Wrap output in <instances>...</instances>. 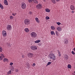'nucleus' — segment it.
Here are the masks:
<instances>
[{
	"label": "nucleus",
	"instance_id": "dca6fc26",
	"mask_svg": "<svg viewBox=\"0 0 75 75\" xmlns=\"http://www.w3.org/2000/svg\"><path fill=\"white\" fill-rule=\"evenodd\" d=\"M70 8L71 10H75V8H74V6L73 5L70 6Z\"/></svg>",
	"mask_w": 75,
	"mask_h": 75
},
{
	"label": "nucleus",
	"instance_id": "412c9836",
	"mask_svg": "<svg viewBox=\"0 0 75 75\" xmlns=\"http://www.w3.org/2000/svg\"><path fill=\"white\" fill-rule=\"evenodd\" d=\"M4 3L6 5H8V3H7V0H4Z\"/></svg>",
	"mask_w": 75,
	"mask_h": 75
},
{
	"label": "nucleus",
	"instance_id": "f03ea898",
	"mask_svg": "<svg viewBox=\"0 0 75 75\" xmlns=\"http://www.w3.org/2000/svg\"><path fill=\"white\" fill-rule=\"evenodd\" d=\"M30 36L33 38H36L37 36V34L36 33L33 32L30 33Z\"/></svg>",
	"mask_w": 75,
	"mask_h": 75
},
{
	"label": "nucleus",
	"instance_id": "9d476101",
	"mask_svg": "<svg viewBox=\"0 0 75 75\" xmlns=\"http://www.w3.org/2000/svg\"><path fill=\"white\" fill-rule=\"evenodd\" d=\"M28 57H29V58H32V57H33V54L31 53H29L28 54Z\"/></svg>",
	"mask_w": 75,
	"mask_h": 75
},
{
	"label": "nucleus",
	"instance_id": "7ed1b4c3",
	"mask_svg": "<svg viewBox=\"0 0 75 75\" xmlns=\"http://www.w3.org/2000/svg\"><path fill=\"white\" fill-rule=\"evenodd\" d=\"M21 7L23 9H25L27 7L26 4L24 2H22L21 4Z\"/></svg>",
	"mask_w": 75,
	"mask_h": 75
},
{
	"label": "nucleus",
	"instance_id": "e433bc0d",
	"mask_svg": "<svg viewBox=\"0 0 75 75\" xmlns=\"http://www.w3.org/2000/svg\"><path fill=\"white\" fill-rule=\"evenodd\" d=\"M45 18L47 19H49L50 18V17L48 16H46Z\"/></svg>",
	"mask_w": 75,
	"mask_h": 75
},
{
	"label": "nucleus",
	"instance_id": "f257e3e1",
	"mask_svg": "<svg viewBox=\"0 0 75 75\" xmlns=\"http://www.w3.org/2000/svg\"><path fill=\"white\" fill-rule=\"evenodd\" d=\"M48 58L49 59H52V60H54V61H55L56 59V57H55V55L53 53H50L48 55Z\"/></svg>",
	"mask_w": 75,
	"mask_h": 75
},
{
	"label": "nucleus",
	"instance_id": "de8ad7c7",
	"mask_svg": "<svg viewBox=\"0 0 75 75\" xmlns=\"http://www.w3.org/2000/svg\"><path fill=\"white\" fill-rule=\"evenodd\" d=\"M74 51H75V48H74Z\"/></svg>",
	"mask_w": 75,
	"mask_h": 75
},
{
	"label": "nucleus",
	"instance_id": "4468645a",
	"mask_svg": "<svg viewBox=\"0 0 75 75\" xmlns=\"http://www.w3.org/2000/svg\"><path fill=\"white\" fill-rule=\"evenodd\" d=\"M57 30L58 31H61L62 30V29L61 27H58L57 28Z\"/></svg>",
	"mask_w": 75,
	"mask_h": 75
},
{
	"label": "nucleus",
	"instance_id": "c756f323",
	"mask_svg": "<svg viewBox=\"0 0 75 75\" xmlns=\"http://www.w3.org/2000/svg\"><path fill=\"white\" fill-rule=\"evenodd\" d=\"M0 7L1 9H3V5H1V4H0Z\"/></svg>",
	"mask_w": 75,
	"mask_h": 75
},
{
	"label": "nucleus",
	"instance_id": "f704fd0d",
	"mask_svg": "<svg viewBox=\"0 0 75 75\" xmlns=\"http://www.w3.org/2000/svg\"><path fill=\"white\" fill-rule=\"evenodd\" d=\"M28 0L29 3H31V2H32V1H33V0Z\"/></svg>",
	"mask_w": 75,
	"mask_h": 75
},
{
	"label": "nucleus",
	"instance_id": "4be33fe9",
	"mask_svg": "<svg viewBox=\"0 0 75 75\" xmlns=\"http://www.w3.org/2000/svg\"><path fill=\"white\" fill-rule=\"evenodd\" d=\"M41 41V40H38L36 41H35V43H39Z\"/></svg>",
	"mask_w": 75,
	"mask_h": 75
},
{
	"label": "nucleus",
	"instance_id": "c03bdc74",
	"mask_svg": "<svg viewBox=\"0 0 75 75\" xmlns=\"http://www.w3.org/2000/svg\"><path fill=\"white\" fill-rule=\"evenodd\" d=\"M71 13H75V11H71Z\"/></svg>",
	"mask_w": 75,
	"mask_h": 75
},
{
	"label": "nucleus",
	"instance_id": "aec40b11",
	"mask_svg": "<svg viewBox=\"0 0 75 75\" xmlns=\"http://www.w3.org/2000/svg\"><path fill=\"white\" fill-rule=\"evenodd\" d=\"M3 61L4 62H6L7 61H8V59L6 58H5L3 59Z\"/></svg>",
	"mask_w": 75,
	"mask_h": 75
},
{
	"label": "nucleus",
	"instance_id": "0eeeda50",
	"mask_svg": "<svg viewBox=\"0 0 75 75\" xmlns=\"http://www.w3.org/2000/svg\"><path fill=\"white\" fill-rule=\"evenodd\" d=\"M36 7L37 9H41L42 8V5L41 4H38L36 6Z\"/></svg>",
	"mask_w": 75,
	"mask_h": 75
},
{
	"label": "nucleus",
	"instance_id": "2eb2a0df",
	"mask_svg": "<svg viewBox=\"0 0 75 75\" xmlns=\"http://www.w3.org/2000/svg\"><path fill=\"white\" fill-rule=\"evenodd\" d=\"M64 44H67L68 43V40L67 39H65L64 40Z\"/></svg>",
	"mask_w": 75,
	"mask_h": 75
},
{
	"label": "nucleus",
	"instance_id": "f8f14e48",
	"mask_svg": "<svg viewBox=\"0 0 75 75\" xmlns=\"http://www.w3.org/2000/svg\"><path fill=\"white\" fill-rule=\"evenodd\" d=\"M25 66L26 68H28V67H30V64L28 62L27 63L25 64Z\"/></svg>",
	"mask_w": 75,
	"mask_h": 75
},
{
	"label": "nucleus",
	"instance_id": "cd10ccee",
	"mask_svg": "<svg viewBox=\"0 0 75 75\" xmlns=\"http://www.w3.org/2000/svg\"><path fill=\"white\" fill-rule=\"evenodd\" d=\"M67 68H71V65H68L67 66Z\"/></svg>",
	"mask_w": 75,
	"mask_h": 75
},
{
	"label": "nucleus",
	"instance_id": "c9c22d12",
	"mask_svg": "<svg viewBox=\"0 0 75 75\" xmlns=\"http://www.w3.org/2000/svg\"><path fill=\"white\" fill-rule=\"evenodd\" d=\"M12 15L13 16H15V15H16V13H12Z\"/></svg>",
	"mask_w": 75,
	"mask_h": 75
},
{
	"label": "nucleus",
	"instance_id": "49530a36",
	"mask_svg": "<svg viewBox=\"0 0 75 75\" xmlns=\"http://www.w3.org/2000/svg\"><path fill=\"white\" fill-rule=\"evenodd\" d=\"M73 75H75V74H73Z\"/></svg>",
	"mask_w": 75,
	"mask_h": 75
},
{
	"label": "nucleus",
	"instance_id": "c85d7f7f",
	"mask_svg": "<svg viewBox=\"0 0 75 75\" xmlns=\"http://www.w3.org/2000/svg\"><path fill=\"white\" fill-rule=\"evenodd\" d=\"M56 34V35L57 36H58L59 35V33H58V31H56L55 32Z\"/></svg>",
	"mask_w": 75,
	"mask_h": 75
},
{
	"label": "nucleus",
	"instance_id": "6e6552de",
	"mask_svg": "<svg viewBox=\"0 0 75 75\" xmlns=\"http://www.w3.org/2000/svg\"><path fill=\"white\" fill-rule=\"evenodd\" d=\"M2 34L3 37H6L7 36V32L5 30H4L2 31Z\"/></svg>",
	"mask_w": 75,
	"mask_h": 75
},
{
	"label": "nucleus",
	"instance_id": "ea45409f",
	"mask_svg": "<svg viewBox=\"0 0 75 75\" xmlns=\"http://www.w3.org/2000/svg\"><path fill=\"white\" fill-rule=\"evenodd\" d=\"M32 65H33V67H35V64L34 63H33Z\"/></svg>",
	"mask_w": 75,
	"mask_h": 75
},
{
	"label": "nucleus",
	"instance_id": "4c0bfd02",
	"mask_svg": "<svg viewBox=\"0 0 75 75\" xmlns=\"http://www.w3.org/2000/svg\"><path fill=\"white\" fill-rule=\"evenodd\" d=\"M15 72H18V69H15Z\"/></svg>",
	"mask_w": 75,
	"mask_h": 75
},
{
	"label": "nucleus",
	"instance_id": "a19ab883",
	"mask_svg": "<svg viewBox=\"0 0 75 75\" xmlns=\"http://www.w3.org/2000/svg\"><path fill=\"white\" fill-rule=\"evenodd\" d=\"M71 53H72V54H75V52H74V51H72Z\"/></svg>",
	"mask_w": 75,
	"mask_h": 75
},
{
	"label": "nucleus",
	"instance_id": "423d86ee",
	"mask_svg": "<svg viewBox=\"0 0 75 75\" xmlns=\"http://www.w3.org/2000/svg\"><path fill=\"white\" fill-rule=\"evenodd\" d=\"M6 28L8 31H10V30H11V29H12V27H11V25H8L7 26Z\"/></svg>",
	"mask_w": 75,
	"mask_h": 75
},
{
	"label": "nucleus",
	"instance_id": "a878e982",
	"mask_svg": "<svg viewBox=\"0 0 75 75\" xmlns=\"http://www.w3.org/2000/svg\"><path fill=\"white\" fill-rule=\"evenodd\" d=\"M52 63V62H48V63L47 64V65H46V67H47V66L48 65H50V64H51Z\"/></svg>",
	"mask_w": 75,
	"mask_h": 75
},
{
	"label": "nucleus",
	"instance_id": "a211bd4d",
	"mask_svg": "<svg viewBox=\"0 0 75 75\" xmlns=\"http://www.w3.org/2000/svg\"><path fill=\"white\" fill-rule=\"evenodd\" d=\"M35 20H36V21L38 23H40V20H38V18H35Z\"/></svg>",
	"mask_w": 75,
	"mask_h": 75
},
{
	"label": "nucleus",
	"instance_id": "79ce46f5",
	"mask_svg": "<svg viewBox=\"0 0 75 75\" xmlns=\"http://www.w3.org/2000/svg\"><path fill=\"white\" fill-rule=\"evenodd\" d=\"M22 58H24V57H25V56H24V55H22Z\"/></svg>",
	"mask_w": 75,
	"mask_h": 75
},
{
	"label": "nucleus",
	"instance_id": "09e8293b",
	"mask_svg": "<svg viewBox=\"0 0 75 75\" xmlns=\"http://www.w3.org/2000/svg\"><path fill=\"white\" fill-rule=\"evenodd\" d=\"M74 74H75V71H74Z\"/></svg>",
	"mask_w": 75,
	"mask_h": 75
},
{
	"label": "nucleus",
	"instance_id": "72a5a7b5",
	"mask_svg": "<svg viewBox=\"0 0 75 75\" xmlns=\"http://www.w3.org/2000/svg\"><path fill=\"white\" fill-rule=\"evenodd\" d=\"M56 24H57L58 25H59L61 24V23H60L59 22H56Z\"/></svg>",
	"mask_w": 75,
	"mask_h": 75
},
{
	"label": "nucleus",
	"instance_id": "37998d69",
	"mask_svg": "<svg viewBox=\"0 0 75 75\" xmlns=\"http://www.w3.org/2000/svg\"><path fill=\"white\" fill-rule=\"evenodd\" d=\"M29 14H32V12L31 11L30 12Z\"/></svg>",
	"mask_w": 75,
	"mask_h": 75
},
{
	"label": "nucleus",
	"instance_id": "f3484780",
	"mask_svg": "<svg viewBox=\"0 0 75 75\" xmlns=\"http://www.w3.org/2000/svg\"><path fill=\"white\" fill-rule=\"evenodd\" d=\"M50 33L52 35H55V33L54 31H51L50 32Z\"/></svg>",
	"mask_w": 75,
	"mask_h": 75
},
{
	"label": "nucleus",
	"instance_id": "a18cd8bd",
	"mask_svg": "<svg viewBox=\"0 0 75 75\" xmlns=\"http://www.w3.org/2000/svg\"><path fill=\"white\" fill-rule=\"evenodd\" d=\"M60 0H56V1H60Z\"/></svg>",
	"mask_w": 75,
	"mask_h": 75
},
{
	"label": "nucleus",
	"instance_id": "ddd939ff",
	"mask_svg": "<svg viewBox=\"0 0 75 75\" xmlns=\"http://www.w3.org/2000/svg\"><path fill=\"white\" fill-rule=\"evenodd\" d=\"M24 31L26 33H28L30 30L28 28H26L25 29Z\"/></svg>",
	"mask_w": 75,
	"mask_h": 75
},
{
	"label": "nucleus",
	"instance_id": "58836bf2",
	"mask_svg": "<svg viewBox=\"0 0 75 75\" xmlns=\"http://www.w3.org/2000/svg\"><path fill=\"white\" fill-rule=\"evenodd\" d=\"M10 65H13V63H12V62H11L10 63V64H9Z\"/></svg>",
	"mask_w": 75,
	"mask_h": 75
},
{
	"label": "nucleus",
	"instance_id": "6ab92c4d",
	"mask_svg": "<svg viewBox=\"0 0 75 75\" xmlns=\"http://www.w3.org/2000/svg\"><path fill=\"white\" fill-rule=\"evenodd\" d=\"M45 11L47 12V13H50V10L49 8H46L45 10Z\"/></svg>",
	"mask_w": 75,
	"mask_h": 75
},
{
	"label": "nucleus",
	"instance_id": "20e7f679",
	"mask_svg": "<svg viewBox=\"0 0 75 75\" xmlns=\"http://www.w3.org/2000/svg\"><path fill=\"white\" fill-rule=\"evenodd\" d=\"M24 23L25 25H28L30 23V20L26 19L24 21Z\"/></svg>",
	"mask_w": 75,
	"mask_h": 75
},
{
	"label": "nucleus",
	"instance_id": "7c9ffc66",
	"mask_svg": "<svg viewBox=\"0 0 75 75\" xmlns=\"http://www.w3.org/2000/svg\"><path fill=\"white\" fill-rule=\"evenodd\" d=\"M51 1H52V3H53L54 4H55V3H56L55 0H51Z\"/></svg>",
	"mask_w": 75,
	"mask_h": 75
},
{
	"label": "nucleus",
	"instance_id": "bb28decb",
	"mask_svg": "<svg viewBox=\"0 0 75 75\" xmlns=\"http://www.w3.org/2000/svg\"><path fill=\"white\" fill-rule=\"evenodd\" d=\"M57 51L58 52V54L59 55V56L61 57V53H60V52H59V50H57Z\"/></svg>",
	"mask_w": 75,
	"mask_h": 75
},
{
	"label": "nucleus",
	"instance_id": "473e14b6",
	"mask_svg": "<svg viewBox=\"0 0 75 75\" xmlns=\"http://www.w3.org/2000/svg\"><path fill=\"white\" fill-rule=\"evenodd\" d=\"M13 16H11L10 17V18L11 20H13Z\"/></svg>",
	"mask_w": 75,
	"mask_h": 75
},
{
	"label": "nucleus",
	"instance_id": "393cba45",
	"mask_svg": "<svg viewBox=\"0 0 75 75\" xmlns=\"http://www.w3.org/2000/svg\"><path fill=\"white\" fill-rule=\"evenodd\" d=\"M11 74V70H9L7 72V75H10V74Z\"/></svg>",
	"mask_w": 75,
	"mask_h": 75
},
{
	"label": "nucleus",
	"instance_id": "1a4fd4ad",
	"mask_svg": "<svg viewBox=\"0 0 75 75\" xmlns=\"http://www.w3.org/2000/svg\"><path fill=\"white\" fill-rule=\"evenodd\" d=\"M1 56H0V61H1V60H3V58H5V56L4 55V54H0Z\"/></svg>",
	"mask_w": 75,
	"mask_h": 75
},
{
	"label": "nucleus",
	"instance_id": "2f4dec72",
	"mask_svg": "<svg viewBox=\"0 0 75 75\" xmlns=\"http://www.w3.org/2000/svg\"><path fill=\"white\" fill-rule=\"evenodd\" d=\"M2 51H3V48L0 46V52H2Z\"/></svg>",
	"mask_w": 75,
	"mask_h": 75
},
{
	"label": "nucleus",
	"instance_id": "5701e85b",
	"mask_svg": "<svg viewBox=\"0 0 75 75\" xmlns=\"http://www.w3.org/2000/svg\"><path fill=\"white\" fill-rule=\"evenodd\" d=\"M51 28L52 30H55V27L54 26H51Z\"/></svg>",
	"mask_w": 75,
	"mask_h": 75
},
{
	"label": "nucleus",
	"instance_id": "9b49d317",
	"mask_svg": "<svg viewBox=\"0 0 75 75\" xmlns=\"http://www.w3.org/2000/svg\"><path fill=\"white\" fill-rule=\"evenodd\" d=\"M68 56L67 54H65L64 56V58L66 60H67L68 59Z\"/></svg>",
	"mask_w": 75,
	"mask_h": 75
},
{
	"label": "nucleus",
	"instance_id": "8fccbe9b",
	"mask_svg": "<svg viewBox=\"0 0 75 75\" xmlns=\"http://www.w3.org/2000/svg\"><path fill=\"white\" fill-rule=\"evenodd\" d=\"M40 45H40L41 46V45Z\"/></svg>",
	"mask_w": 75,
	"mask_h": 75
},
{
	"label": "nucleus",
	"instance_id": "39448f33",
	"mask_svg": "<svg viewBox=\"0 0 75 75\" xmlns=\"http://www.w3.org/2000/svg\"><path fill=\"white\" fill-rule=\"evenodd\" d=\"M30 48L32 50L35 51L37 50V47L35 45L32 46L30 47Z\"/></svg>",
	"mask_w": 75,
	"mask_h": 75
},
{
	"label": "nucleus",
	"instance_id": "b1692460",
	"mask_svg": "<svg viewBox=\"0 0 75 75\" xmlns=\"http://www.w3.org/2000/svg\"><path fill=\"white\" fill-rule=\"evenodd\" d=\"M33 1L36 4H38V1L36 0H33Z\"/></svg>",
	"mask_w": 75,
	"mask_h": 75
}]
</instances>
